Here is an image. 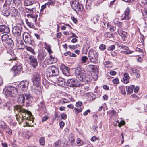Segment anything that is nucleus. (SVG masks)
Listing matches in <instances>:
<instances>
[{"label": "nucleus", "mask_w": 147, "mask_h": 147, "mask_svg": "<svg viewBox=\"0 0 147 147\" xmlns=\"http://www.w3.org/2000/svg\"><path fill=\"white\" fill-rule=\"evenodd\" d=\"M29 84V83L27 81H21L16 88L12 86L6 87L3 90V93L7 96L15 97L18 94V92H26Z\"/></svg>", "instance_id": "nucleus-1"}, {"label": "nucleus", "mask_w": 147, "mask_h": 147, "mask_svg": "<svg viewBox=\"0 0 147 147\" xmlns=\"http://www.w3.org/2000/svg\"><path fill=\"white\" fill-rule=\"evenodd\" d=\"M14 111L15 112L17 111L19 113H21L22 114L24 115V116H26L27 114L28 115V119L30 121H33V119L32 117V113L28 110L23 108L20 105H16L14 107Z\"/></svg>", "instance_id": "nucleus-2"}, {"label": "nucleus", "mask_w": 147, "mask_h": 147, "mask_svg": "<svg viewBox=\"0 0 147 147\" xmlns=\"http://www.w3.org/2000/svg\"><path fill=\"white\" fill-rule=\"evenodd\" d=\"M7 52L8 55L10 56V58L7 63L9 64L12 62L16 63L17 62L16 59L17 58L14 53L13 50L11 49H9L7 50Z\"/></svg>", "instance_id": "nucleus-3"}, {"label": "nucleus", "mask_w": 147, "mask_h": 147, "mask_svg": "<svg viewBox=\"0 0 147 147\" xmlns=\"http://www.w3.org/2000/svg\"><path fill=\"white\" fill-rule=\"evenodd\" d=\"M75 74L76 77L80 81L82 80V77H84L85 73V71L80 67H78L76 69Z\"/></svg>", "instance_id": "nucleus-4"}, {"label": "nucleus", "mask_w": 147, "mask_h": 147, "mask_svg": "<svg viewBox=\"0 0 147 147\" xmlns=\"http://www.w3.org/2000/svg\"><path fill=\"white\" fill-rule=\"evenodd\" d=\"M80 83L79 81L75 78L70 79L67 81V86L71 87H77L80 85Z\"/></svg>", "instance_id": "nucleus-5"}, {"label": "nucleus", "mask_w": 147, "mask_h": 147, "mask_svg": "<svg viewBox=\"0 0 147 147\" xmlns=\"http://www.w3.org/2000/svg\"><path fill=\"white\" fill-rule=\"evenodd\" d=\"M22 30V25L18 24L14 26L13 28L12 32L15 36L17 37L20 35Z\"/></svg>", "instance_id": "nucleus-6"}, {"label": "nucleus", "mask_w": 147, "mask_h": 147, "mask_svg": "<svg viewBox=\"0 0 147 147\" xmlns=\"http://www.w3.org/2000/svg\"><path fill=\"white\" fill-rule=\"evenodd\" d=\"M23 38L25 42L27 44H31L33 41L31 35L28 33L25 32L22 35Z\"/></svg>", "instance_id": "nucleus-7"}, {"label": "nucleus", "mask_w": 147, "mask_h": 147, "mask_svg": "<svg viewBox=\"0 0 147 147\" xmlns=\"http://www.w3.org/2000/svg\"><path fill=\"white\" fill-rule=\"evenodd\" d=\"M15 63L16 66L13 67L11 69V71L13 72L15 75H18L21 71L22 67L20 64L18 63V62Z\"/></svg>", "instance_id": "nucleus-8"}, {"label": "nucleus", "mask_w": 147, "mask_h": 147, "mask_svg": "<svg viewBox=\"0 0 147 147\" xmlns=\"http://www.w3.org/2000/svg\"><path fill=\"white\" fill-rule=\"evenodd\" d=\"M88 57L90 60L94 59L96 60L98 59L97 55L93 49H91L89 50L88 53Z\"/></svg>", "instance_id": "nucleus-9"}, {"label": "nucleus", "mask_w": 147, "mask_h": 147, "mask_svg": "<svg viewBox=\"0 0 147 147\" xmlns=\"http://www.w3.org/2000/svg\"><path fill=\"white\" fill-rule=\"evenodd\" d=\"M60 67L63 74L68 76L70 75L69 68L64 64H61L60 65Z\"/></svg>", "instance_id": "nucleus-10"}, {"label": "nucleus", "mask_w": 147, "mask_h": 147, "mask_svg": "<svg viewBox=\"0 0 147 147\" xmlns=\"http://www.w3.org/2000/svg\"><path fill=\"white\" fill-rule=\"evenodd\" d=\"M32 78L33 84L40 85V79L39 74L38 73L36 74Z\"/></svg>", "instance_id": "nucleus-11"}, {"label": "nucleus", "mask_w": 147, "mask_h": 147, "mask_svg": "<svg viewBox=\"0 0 147 147\" xmlns=\"http://www.w3.org/2000/svg\"><path fill=\"white\" fill-rule=\"evenodd\" d=\"M50 69L49 70L52 72L53 77L57 76L59 74V70L58 68L56 66L52 65L48 67Z\"/></svg>", "instance_id": "nucleus-12"}, {"label": "nucleus", "mask_w": 147, "mask_h": 147, "mask_svg": "<svg viewBox=\"0 0 147 147\" xmlns=\"http://www.w3.org/2000/svg\"><path fill=\"white\" fill-rule=\"evenodd\" d=\"M39 107L38 110L41 113H45L46 112L47 109L45 105L43 100L41 101L38 104Z\"/></svg>", "instance_id": "nucleus-13"}, {"label": "nucleus", "mask_w": 147, "mask_h": 147, "mask_svg": "<svg viewBox=\"0 0 147 147\" xmlns=\"http://www.w3.org/2000/svg\"><path fill=\"white\" fill-rule=\"evenodd\" d=\"M95 74V76L94 78L93 77H91L88 75L86 76L85 73L84 77H82V80H81L80 81L82 82H88L91 80H92V78L94 79V81H96L98 77L97 76V73H96Z\"/></svg>", "instance_id": "nucleus-14"}, {"label": "nucleus", "mask_w": 147, "mask_h": 147, "mask_svg": "<svg viewBox=\"0 0 147 147\" xmlns=\"http://www.w3.org/2000/svg\"><path fill=\"white\" fill-rule=\"evenodd\" d=\"M130 10L127 7L125 11L123 14L122 15V18L121 19L122 20H129L130 17L129 16V13Z\"/></svg>", "instance_id": "nucleus-15"}, {"label": "nucleus", "mask_w": 147, "mask_h": 147, "mask_svg": "<svg viewBox=\"0 0 147 147\" xmlns=\"http://www.w3.org/2000/svg\"><path fill=\"white\" fill-rule=\"evenodd\" d=\"M10 31L9 27L8 26L5 25H0V32L9 33Z\"/></svg>", "instance_id": "nucleus-16"}, {"label": "nucleus", "mask_w": 147, "mask_h": 147, "mask_svg": "<svg viewBox=\"0 0 147 147\" xmlns=\"http://www.w3.org/2000/svg\"><path fill=\"white\" fill-rule=\"evenodd\" d=\"M24 95L26 97L27 101L26 105L27 106H29L32 101L33 98L32 97L31 94L29 92L25 93Z\"/></svg>", "instance_id": "nucleus-17"}, {"label": "nucleus", "mask_w": 147, "mask_h": 147, "mask_svg": "<svg viewBox=\"0 0 147 147\" xmlns=\"http://www.w3.org/2000/svg\"><path fill=\"white\" fill-rule=\"evenodd\" d=\"M28 62L33 66L34 68L38 65V62L37 59L36 57L33 56L31 55Z\"/></svg>", "instance_id": "nucleus-18"}, {"label": "nucleus", "mask_w": 147, "mask_h": 147, "mask_svg": "<svg viewBox=\"0 0 147 147\" xmlns=\"http://www.w3.org/2000/svg\"><path fill=\"white\" fill-rule=\"evenodd\" d=\"M16 116L17 121L20 122V123L22 122L24 119H28V117L24 116V115L22 114L21 113L20 114H16Z\"/></svg>", "instance_id": "nucleus-19"}, {"label": "nucleus", "mask_w": 147, "mask_h": 147, "mask_svg": "<svg viewBox=\"0 0 147 147\" xmlns=\"http://www.w3.org/2000/svg\"><path fill=\"white\" fill-rule=\"evenodd\" d=\"M84 96L89 101H90L93 100L95 98V95L92 92L86 93Z\"/></svg>", "instance_id": "nucleus-20"}, {"label": "nucleus", "mask_w": 147, "mask_h": 147, "mask_svg": "<svg viewBox=\"0 0 147 147\" xmlns=\"http://www.w3.org/2000/svg\"><path fill=\"white\" fill-rule=\"evenodd\" d=\"M39 85L33 84L31 87L32 90L37 94H40V88L39 87Z\"/></svg>", "instance_id": "nucleus-21"}, {"label": "nucleus", "mask_w": 147, "mask_h": 147, "mask_svg": "<svg viewBox=\"0 0 147 147\" xmlns=\"http://www.w3.org/2000/svg\"><path fill=\"white\" fill-rule=\"evenodd\" d=\"M96 1L97 0H88L86 4V8L88 10L90 9L92 4L94 5L96 4V5H98V4H97L96 3Z\"/></svg>", "instance_id": "nucleus-22"}, {"label": "nucleus", "mask_w": 147, "mask_h": 147, "mask_svg": "<svg viewBox=\"0 0 147 147\" xmlns=\"http://www.w3.org/2000/svg\"><path fill=\"white\" fill-rule=\"evenodd\" d=\"M3 9L2 11L3 15L6 16H8L10 15L9 9L7 7V4L5 3L3 6Z\"/></svg>", "instance_id": "nucleus-23"}, {"label": "nucleus", "mask_w": 147, "mask_h": 147, "mask_svg": "<svg viewBox=\"0 0 147 147\" xmlns=\"http://www.w3.org/2000/svg\"><path fill=\"white\" fill-rule=\"evenodd\" d=\"M35 3V0H24L23 1L24 5L25 6H31Z\"/></svg>", "instance_id": "nucleus-24"}, {"label": "nucleus", "mask_w": 147, "mask_h": 147, "mask_svg": "<svg viewBox=\"0 0 147 147\" xmlns=\"http://www.w3.org/2000/svg\"><path fill=\"white\" fill-rule=\"evenodd\" d=\"M19 98L18 99V101L19 103L22 104V105H24V103L25 102L26 99L24 96V95L23 94L18 95Z\"/></svg>", "instance_id": "nucleus-25"}, {"label": "nucleus", "mask_w": 147, "mask_h": 147, "mask_svg": "<svg viewBox=\"0 0 147 147\" xmlns=\"http://www.w3.org/2000/svg\"><path fill=\"white\" fill-rule=\"evenodd\" d=\"M45 48L47 50L48 52L49 53L50 55L53 53V52L52 51L51 49V46L50 45L45 42Z\"/></svg>", "instance_id": "nucleus-26"}, {"label": "nucleus", "mask_w": 147, "mask_h": 147, "mask_svg": "<svg viewBox=\"0 0 147 147\" xmlns=\"http://www.w3.org/2000/svg\"><path fill=\"white\" fill-rule=\"evenodd\" d=\"M53 63L51 60L49 59L46 58L43 63V66L44 67H46V66L48 65L51 64Z\"/></svg>", "instance_id": "nucleus-27"}, {"label": "nucleus", "mask_w": 147, "mask_h": 147, "mask_svg": "<svg viewBox=\"0 0 147 147\" xmlns=\"http://www.w3.org/2000/svg\"><path fill=\"white\" fill-rule=\"evenodd\" d=\"M55 82H57L58 85L62 86L65 82V80L62 78H59L57 79L56 78Z\"/></svg>", "instance_id": "nucleus-28"}, {"label": "nucleus", "mask_w": 147, "mask_h": 147, "mask_svg": "<svg viewBox=\"0 0 147 147\" xmlns=\"http://www.w3.org/2000/svg\"><path fill=\"white\" fill-rule=\"evenodd\" d=\"M26 16L27 17H30L32 19L33 21L34 22H35L37 20V15H34L33 14L29 13L28 14L26 15Z\"/></svg>", "instance_id": "nucleus-29"}, {"label": "nucleus", "mask_w": 147, "mask_h": 147, "mask_svg": "<svg viewBox=\"0 0 147 147\" xmlns=\"http://www.w3.org/2000/svg\"><path fill=\"white\" fill-rule=\"evenodd\" d=\"M118 32L119 35L122 37H124V38H127V32L121 30H118Z\"/></svg>", "instance_id": "nucleus-30"}, {"label": "nucleus", "mask_w": 147, "mask_h": 147, "mask_svg": "<svg viewBox=\"0 0 147 147\" xmlns=\"http://www.w3.org/2000/svg\"><path fill=\"white\" fill-rule=\"evenodd\" d=\"M5 43L7 44L9 47H12L13 46L14 43L12 40L9 38L6 40Z\"/></svg>", "instance_id": "nucleus-31"}, {"label": "nucleus", "mask_w": 147, "mask_h": 147, "mask_svg": "<svg viewBox=\"0 0 147 147\" xmlns=\"http://www.w3.org/2000/svg\"><path fill=\"white\" fill-rule=\"evenodd\" d=\"M90 47V45L87 43L85 44L83 46V52L84 53H86Z\"/></svg>", "instance_id": "nucleus-32"}, {"label": "nucleus", "mask_w": 147, "mask_h": 147, "mask_svg": "<svg viewBox=\"0 0 147 147\" xmlns=\"http://www.w3.org/2000/svg\"><path fill=\"white\" fill-rule=\"evenodd\" d=\"M18 13V11L14 7L11 8V13L12 16L15 17L17 16Z\"/></svg>", "instance_id": "nucleus-33"}, {"label": "nucleus", "mask_w": 147, "mask_h": 147, "mask_svg": "<svg viewBox=\"0 0 147 147\" xmlns=\"http://www.w3.org/2000/svg\"><path fill=\"white\" fill-rule=\"evenodd\" d=\"M12 104L10 101H8L5 103L4 105V109L6 110H9L10 108L12 106Z\"/></svg>", "instance_id": "nucleus-34"}, {"label": "nucleus", "mask_w": 147, "mask_h": 147, "mask_svg": "<svg viewBox=\"0 0 147 147\" xmlns=\"http://www.w3.org/2000/svg\"><path fill=\"white\" fill-rule=\"evenodd\" d=\"M105 68H106V69H108L107 70V72L108 74H110V69H109L110 67V63L109 62H107L105 63Z\"/></svg>", "instance_id": "nucleus-35"}, {"label": "nucleus", "mask_w": 147, "mask_h": 147, "mask_svg": "<svg viewBox=\"0 0 147 147\" xmlns=\"http://www.w3.org/2000/svg\"><path fill=\"white\" fill-rule=\"evenodd\" d=\"M83 108V107L82 108L81 107L80 108L75 107L74 108L73 111L74 112L76 115H77L79 113L81 112H82Z\"/></svg>", "instance_id": "nucleus-36"}, {"label": "nucleus", "mask_w": 147, "mask_h": 147, "mask_svg": "<svg viewBox=\"0 0 147 147\" xmlns=\"http://www.w3.org/2000/svg\"><path fill=\"white\" fill-rule=\"evenodd\" d=\"M26 22L27 26L30 28H33L34 27V24L31 22H30L27 19H25Z\"/></svg>", "instance_id": "nucleus-37"}, {"label": "nucleus", "mask_w": 147, "mask_h": 147, "mask_svg": "<svg viewBox=\"0 0 147 147\" xmlns=\"http://www.w3.org/2000/svg\"><path fill=\"white\" fill-rule=\"evenodd\" d=\"M117 36V32H115L112 33L111 34V41L113 42V40L116 39Z\"/></svg>", "instance_id": "nucleus-38"}, {"label": "nucleus", "mask_w": 147, "mask_h": 147, "mask_svg": "<svg viewBox=\"0 0 147 147\" xmlns=\"http://www.w3.org/2000/svg\"><path fill=\"white\" fill-rule=\"evenodd\" d=\"M9 38V36L7 34L3 35L1 36L2 41L3 43H5Z\"/></svg>", "instance_id": "nucleus-39"}, {"label": "nucleus", "mask_w": 147, "mask_h": 147, "mask_svg": "<svg viewBox=\"0 0 147 147\" xmlns=\"http://www.w3.org/2000/svg\"><path fill=\"white\" fill-rule=\"evenodd\" d=\"M61 141L60 140H58L54 143V146L55 147H61Z\"/></svg>", "instance_id": "nucleus-40"}, {"label": "nucleus", "mask_w": 147, "mask_h": 147, "mask_svg": "<svg viewBox=\"0 0 147 147\" xmlns=\"http://www.w3.org/2000/svg\"><path fill=\"white\" fill-rule=\"evenodd\" d=\"M24 43L22 40V41H19L18 42H17L16 45L19 49H22Z\"/></svg>", "instance_id": "nucleus-41"}, {"label": "nucleus", "mask_w": 147, "mask_h": 147, "mask_svg": "<svg viewBox=\"0 0 147 147\" xmlns=\"http://www.w3.org/2000/svg\"><path fill=\"white\" fill-rule=\"evenodd\" d=\"M35 8L33 7L32 8H28L27 7H25V10L26 13H32L34 12V10L35 9Z\"/></svg>", "instance_id": "nucleus-42"}, {"label": "nucleus", "mask_w": 147, "mask_h": 147, "mask_svg": "<svg viewBox=\"0 0 147 147\" xmlns=\"http://www.w3.org/2000/svg\"><path fill=\"white\" fill-rule=\"evenodd\" d=\"M49 70H50V69H49V67H48L46 71V76L47 77H53V75H52V72L51 71H49Z\"/></svg>", "instance_id": "nucleus-43"}, {"label": "nucleus", "mask_w": 147, "mask_h": 147, "mask_svg": "<svg viewBox=\"0 0 147 147\" xmlns=\"http://www.w3.org/2000/svg\"><path fill=\"white\" fill-rule=\"evenodd\" d=\"M46 56V55L44 54H40L38 56V59L39 61H41L43 60Z\"/></svg>", "instance_id": "nucleus-44"}, {"label": "nucleus", "mask_w": 147, "mask_h": 147, "mask_svg": "<svg viewBox=\"0 0 147 147\" xmlns=\"http://www.w3.org/2000/svg\"><path fill=\"white\" fill-rule=\"evenodd\" d=\"M26 49L28 51H30L33 54H35V53L34 49H32L31 47L26 46L25 47Z\"/></svg>", "instance_id": "nucleus-45"}, {"label": "nucleus", "mask_w": 147, "mask_h": 147, "mask_svg": "<svg viewBox=\"0 0 147 147\" xmlns=\"http://www.w3.org/2000/svg\"><path fill=\"white\" fill-rule=\"evenodd\" d=\"M70 101L68 100L67 99L65 98L62 99L59 101L60 103L63 104L67 103L69 102Z\"/></svg>", "instance_id": "nucleus-46"}, {"label": "nucleus", "mask_w": 147, "mask_h": 147, "mask_svg": "<svg viewBox=\"0 0 147 147\" xmlns=\"http://www.w3.org/2000/svg\"><path fill=\"white\" fill-rule=\"evenodd\" d=\"M39 143L41 145H44L45 143V138L43 137H41L39 139Z\"/></svg>", "instance_id": "nucleus-47"}, {"label": "nucleus", "mask_w": 147, "mask_h": 147, "mask_svg": "<svg viewBox=\"0 0 147 147\" xmlns=\"http://www.w3.org/2000/svg\"><path fill=\"white\" fill-rule=\"evenodd\" d=\"M79 47L80 45L79 44H77L76 45H74L73 46L69 45L68 46V47L69 49H75Z\"/></svg>", "instance_id": "nucleus-48"}, {"label": "nucleus", "mask_w": 147, "mask_h": 147, "mask_svg": "<svg viewBox=\"0 0 147 147\" xmlns=\"http://www.w3.org/2000/svg\"><path fill=\"white\" fill-rule=\"evenodd\" d=\"M49 59H50V60H51L53 63H56L57 61L56 58L53 57L52 55H50Z\"/></svg>", "instance_id": "nucleus-49"}, {"label": "nucleus", "mask_w": 147, "mask_h": 147, "mask_svg": "<svg viewBox=\"0 0 147 147\" xmlns=\"http://www.w3.org/2000/svg\"><path fill=\"white\" fill-rule=\"evenodd\" d=\"M134 87V85L131 86H130L128 88V92L130 93H131L133 92Z\"/></svg>", "instance_id": "nucleus-50"}, {"label": "nucleus", "mask_w": 147, "mask_h": 147, "mask_svg": "<svg viewBox=\"0 0 147 147\" xmlns=\"http://www.w3.org/2000/svg\"><path fill=\"white\" fill-rule=\"evenodd\" d=\"M120 88L121 90V93L122 94H126V92L125 90V88L124 86H121V87H120Z\"/></svg>", "instance_id": "nucleus-51"}, {"label": "nucleus", "mask_w": 147, "mask_h": 147, "mask_svg": "<svg viewBox=\"0 0 147 147\" xmlns=\"http://www.w3.org/2000/svg\"><path fill=\"white\" fill-rule=\"evenodd\" d=\"M31 55L30 56L29 55L25 54L24 55V58L25 60L28 61Z\"/></svg>", "instance_id": "nucleus-52"}, {"label": "nucleus", "mask_w": 147, "mask_h": 147, "mask_svg": "<svg viewBox=\"0 0 147 147\" xmlns=\"http://www.w3.org/2000/svg\"><path fill=\"white\" fill-rule=\"evenodd\" d=\"M88 59V58L86 56H83L81 58L82 61L83 63H84L86 62L87 60Z\"/></svg>", "instance_id": "nucleus-53"}, {"label": "nucleus", "mask_w": 147, "mask_h": 147, "mask_svg": "<svg viewBox=\"0 0 147 147\" xmlns=\"http://www.w3.org/2000/svg\"><path fill=\"white\" fill-rule=\"evenodd\" d=\"M119 47H121V48L122 49H123L126 51L128 50H129V48L127 46H123L121 45H119Z\"/></svg>", "instance_id": "nucleus-54"}, {"label": "nucleus", "mask_w": 147, "mask_h": 147, "mask_svg": "<svg viewBox=\"0 0 147 147\" xmlns=\"http://www.w3.org/2000/svg\"><path fill=\"white\" fill-rule=\"evenodd\" d=\"M55 0H49L47 3V5L49 6V5L53 4L55 2Z\"/></svg>", "instance_id": "nucleus-55"}, {"label": "nucleus", "mask_w": 147, "mask_h": 147, "mask_svg": "<svg viewBox=\"0 0 147 147\" xmlns=\"http://www.w3.org/2000/svg\"><path fill=\"white\" fill-rule=\"evenodd\" d=\"M113 82L115 84H117L119 82V80L118 78H115L112 80Z\"/></svg>", "instance_id": "nucleus-56"}, {"label": "nucleus", "mask_w": 147, "mask_h": 147, "mask_svg": "<svg viewBox=\"0 0 147 147\" xmlns=\"http://www.w3.org/2000/svg\"><path fill=\"white\" fill-rule=\"evenodd\" d=\"M47 4V3H46L42 5L40 9V11L41 12H43V10L46 8Z\"/></svg>", "instance_id": "nucleus-57"}, {"label": "nucleus", "mask_w": 147, "mask_h": 147, "mask_svg": "<svg viewBox=\"0 0 147 147\" xmlns=\"http://www.w3.org/2000/svg\"><path fill=\"white\" fill-rule=\"evenodd\" d=\"M82 105V102L81 101H79L76 102V106L77 107H81Z\"/></svg>", "instance_id": "nucleus-58"}, {"label": "nucleus", "mask_w": 147, "mask_h": 147, "mask_svg": "<svg viewBox=\"0 0 147 147\" xmlns=\"http://www.w3.org/2000/svg\"><path fill=\"white\" fill-rule=\"evenodd\" d=\"M131 70L133 73L135 74L139 73L140 71L139 70L136 69L134 68H132L131 69Z\"/></svg>", "instance_id": "nucleus-59"}, {"label": "nucleus", "mask_w": 147, "mask_h": 147, "mask_svg": "<svg viewBox=\"0 0 147 147\" xmlns=\"http://www.w3.org/2000/svg\"><path fill=\"white\" fill-rule=\"evenodd\" d=\"M49 118V117L47 116H44L42 119V122H45Z\"/></svg>", "instance_id": "nucleus-60"}, {"label": "nucleus", "mask_w": 147, "mask_h": 147, "mask_svg": "<svg viewBox=\"0 0 147 147\" xmlns=\"http://www.w3.org/2000/svg\"><path fill=\"white\" fill-rule=\"evenodd\" d=\"M98 20V18L95 17L92 18L91 19L92 21L94 24H95L96 22H97Z\"/></svg>", "instance_id": "nucleus-61"}, {"label": "nucleus", "mask_w": 147, "mask_h": 147, "mask_svg": "<svg viewBox=\"0 0 147 147\" xmlns=\"http://www.w3.org/2000/svg\"><path fill=\"white\" fill-rule=\"evenodd\" d=\"M99 138L95 136L92 137L91 138V140L93 142L97 140H98Z\"/></svg>", "instance_id": "nucleus-62"}, {"label": "nucleus", "mask_w": 147, "mask_h": 147, "mask_svg": "<svg viewBox=\"0 0 147 147\" xmlns=\"http://www.w3.org/2000/svg\"><path fill=\"white\" fill-rule=\"evenodd\" d=\"M106 46L103 45V44H101L100 46H99V48L100 49L102 50H104L105 49Z\"/></svg>", "instance_id": "nucleus-63"}, {"label": "nucleus", "mask_w": 147, "mask_h": 147, "mask_svg": "<svg viewBox=\"0 0 147 147\" xmlns=\"http://www.w3.org/2000/svg\"><path fill=\"white\" fill-rule=\"evenodd\" d=\"M104 36L105 37L110 38V32L105 33L104 34Z\"/></svg>", "instance_id": "nucleus-64"}]
</instances>
